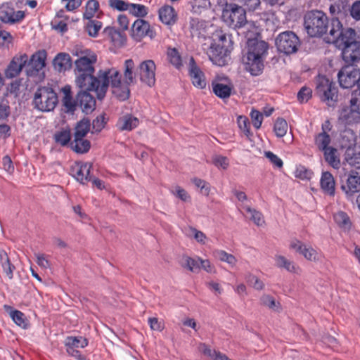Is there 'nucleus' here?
Instances as JSON below:
<instances>
[{"label": "nucleus", "instance_id": "1", "mask_svg": "<svg viewBox=\"0 0 360 360\" xmlns=\"http://www.w3.org/2000/svg\"><path fill=\"white\" fill-rule=\"evenodd\" d=\"M72 54L77 56L75 61V83L80 89L94 90L97 98L103 99L110 84L113 94L121 101L127 99L130 91L128 85L134 82L133 70L134 62L127 59L124 65V81L121 75L115 68L100 70L94 76V65L97 56L90 49L75 48Z\"/></svg>", "mask_w": 360, "mask_h": 360}, {"label": "nucleus", "instance_id": "2", "mask_svg": "<svg viewBox=\"0 0 360 360\" xmlns=\"http://www.w3.org/2000/svg\"><path fill=\"white\" fill-rule=\"evenodd\" d=\"M355 36L354 30L343 29L338 18H333L326 41L342 50V58L345 62L354 63L360 60V41H355Z\"/></svg>", "mask_w": 360, "mask_h": 360}, {"label": "nucleus", "instance_id": "3", "mask_svg": "<svg viewBox=\"0 0 360 360\" xmlns=\"http://www.w3.org/2000/svg\"><path fill=\"white\" fill-rule=\"evenodd\" d=\"M268 44L264 41L250 40L248 50L243 58L245 69L252 75H259L264 69V60L267 53Z\"/></svg>", "mask_w": 360, "mask_h": 360}, {"label": "nucleus", "instance_id": "4", "mask_svg": "<svg viewBox=\"0 0 360 360\" xmlns=\"http://www.w3.org/2000/svg\"><path fill=\"white\" fill-rule=\"evenodd\" d=\"M304 27L307 34L311 37H318L326 33L328 18L320 11H312L304 16Z\"/></svg>", "mask_w": 360, "mask_h": 360}, {"label": "nucleus", "instance_id": "5", "mask_svg": "<svg viewBox=\"0 0 360 360\" xmlns=\"http://www.w3.org/2000/svg\"><path fill=\"white\" fill-rule=\"evenodd\" d=\"M359 92L352 94L349 105L342 108L339 112L338 120L343 124L352 125L360 123V79Z\"/></svg>", "mask_w": 360, "mask_h": 360}, {"label": "nucleus", "instance_id": "6", "mask_svg": "<svg viewBox=\"0 0 360 360\" xmlns=\"http://www.w3.org/2000/svg\"><path fill=\"white\" fill-rule=\"evenodd\" d=\"M58 103V96L53 89L49 86H42L36 91L33 104L36 109L42 112L53 110Z\"/></svg>", "mask_w": 360, "mask_h": 360}, {"label": "nucleus", "instance_id": "7", "mask_svg": "<svg viewBox=\"0 0 360 360\" xmlns=\"http://www.w3.org/2000/svg\"><path fill=\"white\" fill-rule=\"evenodd\" d=\"M221 17L224 22L233 29L243 27L248 22L245 9L234 4L226 6Z\"/></svg>", "mask_w": 360, "mask_h": 360}, {"label": "nucleus", "instance_id": "8", "mask_svg": "<svg viewBox=\"0 0 360 360\" xmlns=\"http://www.w3.org/2000/svg\"><path fill=\"white\" fill-rule=\"evenodd\" d=\"M135 65L134 66L133 75L134 82L128 85L136 83V77H138L141 83L147 85L148 86H153L155 84V72L156 65L153 60H146L141 61L137 66L136 71Z\"/></svg>", "mask_w": 360, "mask_h": 360}, {"label": "nucleus", "instance_id": "9", "mask_svg": "<svg viewBox=\"0 0 360 360\" xmlns=\"http://www.w3.org/2000/svg\"><path fill=\"white\" fill-rule=\"evenodd\" d=\"M316 94L322 101L332 106L338 101V89L335 84L325 76H319L316 82Z\"/></svg>", "mask_w": 360, "mask_h": 360}, {"label": "nucleus", "instance_id": "10", "mask_svg": "<svg viewBox=\"0 0 360 360\" xmlns=\"http://www.w3.org/2000/svg\"><path fill=\"white\" fill-rule=\"evenodd\" d=\"M276 45L280 52L288 55L297 51L300 39L294 32L286 31L278 35Z\"/></svg>", "mask_w": 360, "mask_h": 360}, {"label": "nucleus", "instance_id": "11", "mask_svg": "<svg viewBox=\"0 0 360 360\" xmlns=\"http://www.w3.org/2000/svg\"><path fill=\"white\" fill-rule=\"evenodd\" d=\"M338 81L341 87L349 89L352 87L356 83L358 89L353 94L359 92V81L360 79V70L353 66H345L342 68L338 75Z\"/></svg>", "mask_w": 360, "mask_h": 360}, {"label": "nucleus", "instance_id": "12", "mask_svg": "<svg viewBox=\"0 0 360 360\" xmlns=\"http://www.w3.org/2000/svg\"><path fill=\"white\" fill-rule=\"evenodd\" d=\"M290 248L302 255L310 262H319L322 259L321 253L310 245H307L297 239H293L290 243Z\"/></svg>", "mask_w": 360, "mask_h": 360}, {"label": "nucleus", "instance_id": "13", "mask_svg": "<svg viewBox=\"0 0 360 360\" xmlns=\"http://www.w3.org/2000/svg\"><path fill=\"white\" fill-rule=\"evenodd\" d=\"M91 169L90 162H77L71 166L70 174L80 184H86L91 180Z\"/></svg>", "mask_w": 360, "mask_h": 360}, {"label": "nucleus", "instance_id": "14", "mask_svg": "<svg viewBox=\"0 0 360 360\" xmlns=\"http://www.w3.org/2000/svg\"><path fill=\"white\" fill-rule=\"evenodd\" d=\"M230 48L224 46L211 44L208 51V56L213 64L218 66H224L228 63Z\"/></svg>", "mask_w": 360, "mask_h": 360}, {"label": "nucleus", "instance_id": "15", "mask_svg": "<svg viewBox=\"0 0 360 360\" xmlns=\"http://www.w3.org/2000/svg\"><path fill=\"white\" fill-rule=\"evenodd\" d=\"M27 63L28 56L26 53L15 55L5 70L6 77L12 79L18 76Z\"/></svg>", "mask_w": 360, "mask_h": 360}, {"label": "nucleus", "instance_id": "16", "mask_svg": "<svg viewBox=\"0 0 360 360\" xmlns=\"http://www.w3.org/2000/svg\"><path fill=\"white\" fill-rule=\"evenodd\" d=\"M214 94L222 99L228 98L231 95L233 84L227 77L217 78L212 83Z\"/></svg>", "mask_w": 360, "mask_h": 360}, {"label": "nucleus", "instance_id": "17", "mask_svg": "<svg viewBox=\"0 0 360 360\" xmlns=\"http://www.w3.org/2000/svg\"><path fill=\"white\" fill-rule=\"evenodd\" d=\"M131 36L136 40L139 41L146 36L153 39L155 37V33L150 28V25L147 21L143 19H137L132 25Z\"/></svg>", "mask_w": 360, "mask_h": 360}, {"label": "nucleus", "instance_id": "18", "mask_svg": "<svg viewBox=\"0 0 360 360\" xmlns=\"http://www.w3.org/2000/svg\"><path fill=\"white\" fill-rule=\"evenodd\" d=\"M24 18V11H15L8 3L4 4L0 8V20L4 22L13 24L21 21Z\"/></svg>", "mask_w": 360, "mask_h": 360}, {"label": "nucleus", "instance_id": "19", "mask_svg": "<svg viewBox=\"0 0 360 360\" xmlns=\"http://www.w3.org/2000/svg\"><path fill=\"white\" fill-rule=\"evenodd\" d=\"M91 90L81 89L77 96V104L85 113L91 112L96 106V101L89 91ZM95 92L94 90H92Z\"/></svg>", "mask_w": 360, "mask_h": 360}, {"label": "nucleus", "instance_id": "20", "mask_svg": "<svg viewBox=\"0 0 360 360\" xmlns=\"http://www.w3.org/2000/svg\"><path fill=\"white\" fill-rule=\"evenodd\" d=\"M189 75L193 84L199 89H204L206 86V80L204 73L195 64L193 57L189 60Z\"/></svg>", "mask_w": 360, "mask_h": 360}, {"label": "nucleus", "instance_id": "21", "mask_svg": "<svg viewBox=\"0 0 360 360\" xmlns=\"http://www.w3.org/2000/svg\"><path fill=\"white\" fill-rule=\"evenodd\" d=\"M347 195L352 196L360 191V172H351L348 175L346 184L342 186Z\"/></svg>", "mask_w": 360, "mask_h": 360}, {"label": "nucleus", "instance_id": "22", "mask_svg": "<svg viewBox=\"0 0 360 360\" xmlns=\"http://www.w3.org/2000/svg\"><path fill=\"white\" fill-rule=\"evenodd\" d=\"M320 186L323 192L330 196H333L335 193V181L333 176L329 172H322L320 179Z\"/></svg>", "mask_w": 360, "mask_h": 360}, {"label": "nucleus", "instance_id": "23", "mask_svg": "<svg viewBox=\"0 0 360 360\" xmlns=\"http://www.w3.org/2000/svg\"><path fill=\"white\" fill-rule=\"evenodd\" d=\"M139 124V120L137 117L127 114L118 119L116 127L120 131H131L136 128Z\"/></svg>", "mask_w": 360, "mask_h": 360}, {"label": "nucleus", "instance_id": "24", "mask_svg": "<svg viewBox=\"0 0 360 360\" xmlns=\"http://www.w3.org/2000/svg\"><path fill=\"white\" fill-rule=\"evenodd\" d=\"M160 20L167 25H174L176 21V13L174 8L169 5L162 6L158 11Z\"/></svg>", "mask_w": 360, "mask_h": 360}, {"label": "nucleus", "instance_id": "25", "mask_svg": "<svg viewBox=\"0 0 360 360\" xmlns=\"http://www.w3.org/2000/svg\"><path fill=\"white\" fill-rule=\"evenodd\" d=\"M46 56V51H38L31 56L30 60L28 59L27 64H28L34 72H38L45 67Z\"/></svg>", "mask_w": 360, "mask_h": 360}, {"label": "nucleus", "instance_id": "26", "mask_svg": "<svg viewBox=\"0 0 360 360\" xmlns=\"http://www.w3.org/2000/svg\"><path fill=\"white\" fill-rule=\"evenodd\" d=\"M275 265L280 269H284L287 271L293 274H300L301 271L300 268L297 266L295 262L288 259L283 255H276L274 257Z\"/></svg>", "mask_w": 360, "mask_h": 360}, {"label": "nucleus", "instance_id": "27", "mask_svg": "<svg viewBox=\"0 0 360 360\" xmlns=\"http://www.w3.org/2000/svg\"><path fill=\"white\" fill-rule=\"evenodd\" d=\"M53 65L58 72H65L69 70L72 65V60L68 53H59L54 58Z\"/></svg>", "mask_w": 360, "mask_h": 360}, {"label": "nucleus", "instance_id": "28", "mask_svg": "<svg viewBox=\"0 0 360 360\" xmlns=\"http://www.w3.org/2000/svg\"><path fill=\"white\" fill-rule=\"evenodd\" d=\"M70 147L77 153H84L89 151L91 143L84 138L74 136L73 141L70 142Z\"/></svg>", "mask_w": 360, "mask_h": 360}, {"label": "nucleus", "instance_id": "29", "mask_svg": "<svg viewBox=\"0 0 360 360\" xmlns=\"http://www.w3.org/2000/svg\"><path fill=\"white\" fill-rule=\"evenodd\" d=\"M323 152L326 161L333 168L338 169L340 166V161L337 155V149L330 147Z\"/></svg>", "mask_w": 360, "mask_h": 360}, {"label": "nucleus", "instance_id": "30", "mask_svg": "<svg viewBox=\"0 0 360 360\" xmlns=\"http://www.w3.org/2000/svg\"><path fill=\"white\" fill-rule=\"evenodd\" d=\"M104 33L108 36L115 45H122L126 39L124 35L114 27H107L104 29Z\"/></svg>", "mask_w": 360, "mask_h": 360}, {"label": "nucleus", "instance_id": "31", "mask_svg": "<svg viewBox=\"0 0 360 360\" xmlns=\"http://www.w3.org/2000/svg\"><path fill=\"white\" fill-rule=\"evenodd\" d=\"M330 141L331 139L330 135L325 132L319 133L314 139L316 146L322 152L331 147L329 146Z\"/></svg>", "mask_w": 360, "mask_h": 360}, {"label": "nucleus", "instance_id": "32", "mask_svg": "<svg viewBox=\"0 0 360 360\" xmlns=\"http://www.w3.org/2000/svg\"><path fill=\"white\" fill-rule=\"evenodd\" d=\"M66 348H84L88 345L87 339L79 337H68L65 342Z\"/></svg>", "mask_w": 360, "mask_h": 360}, {"label": "nucleus", "instance_id": "33", "mask_svg": "<svg viewBox=\"0 0 360 360\" xmlns=\"http://www.w3.org/2000/svg\"><path fill=\"white\" fill-rule=\"evenodd\" d=\"M212 44H216L219 46H225L226 47L230 48L231 40L228 38L226 34L221 30H216L212 34Z\"/></svg>", "mask_w": 360, "mask_h": 360}, {"label": "nucleus", "instance_id": "34", "mask_svg": "<svg viewBox=\"0 0 360 360\" xmlns=\"http://www.w3.org/2000/svg\"><path fill=\"white\" fill-rule=\"evenodd\" d=\"M335 223L343 230L347 231L351 227V221L347 214L342 211L338 212L333 216Z\"/></svg>", "mask_w": 360, "mask_h": 360}, {"label": "nucleus", "instance_id": "35", "mask_svg": "<svg viewBox=\"0 0 360 360\" xmlns=\"http://www.w3.org/2000/svg\"><path fill=\"white\" fill-rule=\"evenodd\" d=\"M6 308L11 309L9 314L11 317L12 320L17 324L18 326L22 328H27V321L25 319V314L18 310H12L10 307L5 306Z\"/></svg>", "mask_w": 360, "mask_h": 360}, {"label": "nucleus", "instance_id": "36", "mask_svg": "<svg viewBox=\"0 0 360 360\" xmlns=\"http://www.w3.org/2000/svg\"><path fill=\"white\" fill-rule=\"evenodd\" d=\"M345 160L347 162L357 169L360 168V147L355 149L354 151L347 150L345 155Z\"/></svg>", "mask_w": 360, "mask_h": 360}, {"label": "nucleus", "instance_id": "37", "mask_svg": "<svg viewBox=\"0 0 360 360\" xmlns=\"http://www.w3.org/2000/svg\"><path fill=\"white\" fill-rule=\"evenodd\" d=\"M185 234L189 238H193L198 243L202 245H205L208 240L207 237L202 231L193 227H188L186 230Z\"/></svg>", "mask_w": 360, "mask_h": 360}, {"label": "nucleus", "instance_id": "38", "mask_svg": "<svg viewBox=\"0 0 360 360\" xmlns=\"http://www.w3.org/2000/svg\"><path fill=\"white\" fill-rule=\"evenodd\" d=\"M242 208L250 214V219L257 225L262 226L264 224V220L262 214L255 210L252 209L249 205H243Z\"/></svg>", "mask_w": 360, "mask_h": 360}, {"label": "nucleus", "instance_id": "39", "mask_svg": "<svg viewBox=\"0 0 360 360\" xmlns=\"http://www.w3.org/2000/svg\"><path fill=\"white\" fill-rule=\"evenodd\" d=\"M99 9V3L97 0H89L86 4V9L83 14L84 18L92 19Z\"/></svg>", "mask_w": 360, "mask_h": 360}, {"label": "nucleus", "instance_id": "40", "mask_svg": "<svg viewBox=\"0 0 360 360\" xmlns=\"http://www.w3.org/2000/svg\"><path fill=\"white\" fill-rule=\"evenodd\" d=\"M199 257L192 258L188 256L184 255L181 257L180 264L181 266L188 269L191 271H194L195 269L200 268Z\"/></svg>", "mask_w": 360, "mask_h": 360}, {"label": "nucleus", "instance_id": "41", "mask_svg": "<svg viewBox=\"0 0 360 360\" xmlns=\"http://www.w3.org/2000/svg\"><path fill=\"white\" fill-rule=\"evenodd\" d=\"M214 255L219 260L227 263L231 267L235 266L237 263V259L235 256L224 250H216L214 252Z\"/></svg>", "mask_w": 360, "mask_h": 360}, {"label": "nucleus", "instance_id": "42", "mask_svg": "<svg viewBox=\"0 0 360 360\" xmlns=\"http://www.w3.org/2000/svg\"><path fill=\"white\" fill-rule=\"evenodd\" d=\"M332 3L330 5V13L332 15L340 14L348 6L347 0H330Z\"/></svg>", "mask_w": 360, "mask_h": 360}, {"label": "nucleus", "instance_id": "43", "mask_svg": "<svg viewBox=\"0 0 360 360\" xmlns=\"http://www.w3.org/2000/svg\"><path fill=\"white\" fill-rule=\"evenodd\" d=\"M90 129V122L88 120H82L78 122L75 127V137L84 138Z\"/></svg>", "mask_w": 360, "mask_h": 360}, {"label": "nucleus", "instance_id": "44", "mask_svg": "<svg viewBox=\"0 0 360 360\" xmlns=\"http://www.w3.org/2000/svg\"><path fill=\"white\" fill-rule=\"evenodd\" d=\"M88 20L86 24V30L91 37H95L102 27V23L97 20L90 19Z\"/></svg>", "mask_w": 360, "mask_h": 360}, {"label": "nucleus", "instance_id": "45", "mask_svg": "<svg viewBox=\"0 0 360 360\" xmlns=\"http://www.w3.org/2000/svg\"><path fill=\"white\" fill-rule=\"evenodd\" d=\"M287 122L283 118H278L274 124V130L276 136L283 137L288 131Z\"/></svg>", "mask_w": 360, "mask_h": 360}, {"label": "nucleus", "instance_id": "46", "mask_svg": "<svg viewBox=\"0 0 360 360\" xmlns=\"http://www.w3.org/2000/svg\"><path fill=\"white\" fill-rule=\"evenodd\" d=\"M356 136L354 133L351 131H345L342 135V146L350 149L351 147L355 145Z\"/></svg>", "mask_w": 360, "mask_h": 360}, {"label": "nucleus", "instance_id": "47", "mask_svg": "<svg viewBox=\"0 0 360 360\" xmlns=\"http://www.w3.org/2000/svg\"><path fill=\"white\" fill-rule=\"evenodd\" d=\"M129 11L134 16L143 18L148 14V8L142 4H129Z\"/></svg>", "mask_w": 360, "mask_h": 360}, {"label": "nucleus", "instance_id": "48", "mask_svg": "<svg viewBox=\"0 0 360 360\" xmlns=\"http://www.w3.org/2000/svg\"><path fill=\"white\" fill-rule=\"evenodd\" d=\"M167 58L169 63L176 68L179 69L182 65L181 56L176 49H168Z\"/></svg>", "mask_w": 360, "mask_h": 360}, {"label": "nucleus", "instance_id": "49", "mask_svg": "<svg viewBox=\"0 0 360 360\" xmlns=\"http://www.w3.org/2000/svg\"><path fill=\"white\" fill-rule=\"evenodd\" d=\"M295 176L302 180H309L312 178L313 172L303 165H299L295 170Z\"/></svg>", "mask_w": 360, "mask_h": 360}, {"label": "nucleus", "instance_id": "50", "mask_svg": "<svg viewBox=\"0 0 360 360\" xmlns=\"http://www.w3.org/2000/svg\"><path fill=\"white\" fill-rule=\"evenodd\" d=\"M237 123L240 129L243 132L246 136L251 135L250 130V122L247 117L240 115L237 118Z\"/></svg>", "mask_w": 360, "mask_h": 360}, {"label": "nucleus", "instance_id": "51", "mask_svg": "<svg viewBox=\"0 0 360 360\" xmlns=\"http://www.w3.org/2000/svg\"><path fill=\"white\" fill-rule=\"evenodd\" d=\"M212 163L218 169H226L229 166V159L220 155H215L212 157Z\"/></svg>", "mask_w": 360, "mask_h": 360}, {"label": "nucleus", "instance_id": "52", "mask_svg": "<svg viewBox=\"0 0 360 360\" xmlns=\"http://www.w3.org/2000/svg\"><path fill=\"white\" fill-rule=\"evenodd\" d=\"M71 134L69 130H62L55 135V140L57 143L62 146H65L70 143Z\"/></svg>", "mask_w": 360, "mask_h": 360}, {"label": "nucleus", "instance_id": "53", "mask_svg": "<svg viewBox=\"0 0 360 360\" xmlns=\"http://www.w3.org/2000/svg\"><path fill=\"white\" fill-rule=\"evenodd\" d=\"M261 304L271 310L276 311L278 309V303L274 298L269 295H264L260 299Z\"/></svg>", "mask_w": 360, "mask_h": 360}, {"label": "nucleus", "instance_id": "54", "mask_svg": "<svg viewBox=\"0 0 360 360\" xmlns=\"http://www.w3.org/2000/svg\"><path fill=\"white\" fill-rule=\"evenodd\" d=\"M192 11L193 13H201L202 9L207 8L210 6L209 0H191Z\"/></svg>", "mask_w": 360, "mask_h": 360}, {"label": "nucleus", "instance_id": "55", "mask_svg": "<svg viewBox=\"0 0 360 360\" xmlns=\"http://www.w3.org/2000/svg\"><path fill=\"white\" fill-rule=\"evenodd\" d=\"M108 4L110 7L112 9L119 11H124L129 10L130 3L126 2L123 0H109Z\"/></svg>", "mask_w": 360, "mask_h": 360}, {"label": "nucleus", "instance_id": "56", "mask_svg": "<svg viewBox=\"0 0 360 360\" xmlns=\"http://www.w3.org/2000/svg\"><path fill=\"white\" fill-rule=\"evenodd\" d=\"M171 193L174 196H176V198H179L181 200H182L184 202H187L191 198L190 195H188L187 191L186 190H184V188H181L179 186H176L174 187L171 190Z\"/></svg>", "mask_w": 360, "mask_h": 360}, {"label": "nucleus", "instance_id": "57", "mask_svg": "<svg viewBox=\"0 0 360 360\" xmlns=\"http://www.w3.org/2000/svg\"><path fill=\"white\" fill-rule=\"evenodd\" d=\"M65 91L66 90L65 89ZM63 103L68 112H73L75 110L76 104L70 95V89L68 91H65Z\"/></svg>", "mask_w": 360, "mask_h": 360}, {"label": "nucleus", "instance_id": "58", "mask_svg": "<svg viewBox=\"0 0 360 360\" xmlns=\"http://www.w3.org/2000/svg\"><path fill=\"white\" fill-rule=\"evenodd\" d=\"M250 117L252 121L253 126L259 129L261 127L263 121V115L257 110H252Z\"/></svg>", "mask_w": 360, "mask_h": 360}, {"label": "nucleus", "instance_id": "59", "mask_svg": "<svg viewBox=\"0 0 360 360\" xmlns=\"http://www.w3.org/2000/svg\"><path fill=\"white\" fill-rule=\"evenodd\" d=\"M264 156L270 161V162L278 168L283 167V160L276 154L271 151H266Z\"/></svg>", "mask_w": 360, "mask_h": 360}, {"label": "nucleus", "instance_id": "60", "mask_svg": "<svg viewBox=\"0 0 360 360\" xmlns=\"http://www.w3.org/2000/svg\"><path fill=\"white\" fill-rule=\"evenodd\" d=\"M193 183L194 185L199 188L201 191V193L205 195H208L210 193V188L209 184L205 181L202 179L195 178L193 179Z\"/></svg>", "mask_w": 360, "mask_h": 360}, {"label": "nucleus", "instance_id": "61", "mask_svg": "<svg viewBox=\"0 0 360 360\" xmlns=\"http://www.w3.org/2000/svg\"><path fill=\"white\" fill-rule=\"evenodd\" d=\"M12 36L5 30H0V47H8L12 42Z\"/></svg>", "mask_w": 360, "mask_h": 360}, {"label": "nucleus", "instance_id": "62", "mask_svg": "<svg viewBox=\"0 0 360 360\" xmlns=\"http://www.w3.org/2000/svg\"><path fill=\"white\" fill-rule=\"evenodd\" d=\"M65 5V8L68 11H73L77 9L82 3V0H62Z\"/></svg>", "mask_w": 360, "mask_h": 360}, {"label": "nucleus", "instance_id": "63", "mask_svg": "<svg viewBox=\"0 0 360 360\" xmlns=\"http://www.w3.org/2000/svg\"><path fill=\"white\" fill-rule=\"evenodd\" d=\"M105 124V122L104 116L99 115L93 120V122H92L93 129L96 132H99L104 128Z\"/></svg>", "mask_w": 360, "mask_h": 360}, {"label": "nucleus", "instance_id": "64", "mask_svg": "<svg viewBox=\"0 0 360 360\" xmlns=\"http://www.w3.org/2000/svg\"><path fill=\"white\" fill-rule=\"evenodd\" d=\"M34 255L37 259V263L40 267L43 269H48L50 267V262L45 255L36 253Z\"/></svg>", "mask_w": 360, "mask_h": 360}]
</instances>
